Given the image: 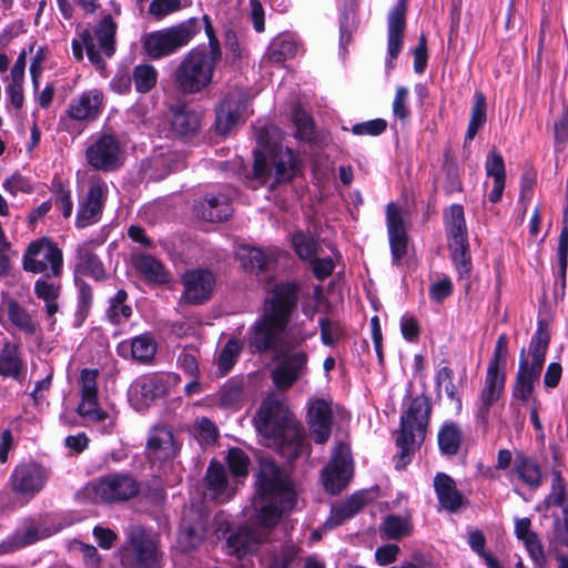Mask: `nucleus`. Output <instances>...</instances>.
Here are the masks:
<instances>
[{"instance_id": "1", "label": "nucleus", "mask_w": 568, "mask_h": 568, "mask_svg": "<svg viewBox=\"0 0 568 568\" xmlns=\"http://www.w3.org/2000/svg\"><path fill=\"white\" fill-rule=\"evenodd\" d=\"M256 486L257 496L253 501L256 528L241 527L226 539L227 554L237 558L255 551L267 540L271 528L296 504V493L288 475L272 459L261 460Z\"/></svg>"}, {"instance_id": "2", "label": "nucleus", "mask_w": 568, "mask_h": 568, "mask_svg": "<svg viewBox=\"0 0 568 568\" xmlns=\"http://www.w3.org/2000/svg\"><path fill=\"white\" fill-rule=\"evenodd\" d=\"M298 297L296 283L284 282L273 287L264 301L261 316L247 329V345L252 354L294 351L310 337L302 331L288 329Z\"/></svg>"}, {"instance_id": "3", "label": "nucleus", "mask_w": 568, "mask_h": 568, "mask_svg": "<svg viewBox=\"0 0 568 568\" xmlns=\"http://www.w3.org/2000/svg\"><path fill=\"white\" fill-rule=\"evenodd\" d=\"M260 435L270 440L278 453L290 462L310 455L311 447L302 432L294 425L286 404L276 395L267 396L254 416Z\"/></svg>"}, {"instance_id": "4", "label": "nucleus", "mask_w": 568, "mask_h": 568, "mask_svg": "<svg viewBox=\"0 0 568 568\" xmlns=\"http://www.w3.org/2000/svg\"><path fill=\"white\" fill-rule=\"evenodd\" d=\"M276 129L272 125L260 128L256 139L263 150L254 151V178L271 190L291 181L298 171L292 150L273 141Z\"/></svg>"}, {"instance_id": "5", "label": "nucleus", "mask_w": 568, "mask_h": 568, "mask_svg": "<svg viewBox=\"0 0 568 568\" xmlns=\"http://www.w3.org/2000/svg\"><path fill=\"white\" fill-rule=\"evenodd\" d=\"M550 343V334L540 322L532 335L528 349L521 348L518 371L513 386V396L527 403L532 398L535 386L539 383L545 357Z\"/></svg>"}, {"instance_id": "6", "label": "nucleus", "mask_w": 568, "mask_h": 568, "mask_svg": "<svg viewBox=\"0 0 568 568\" xmlns=\"http://www.w3.org/2000/svg\"><path fill=\"white\" fill-rule=\"evenodd\" d=\"M430 412L429 398L420 394L410 398L407 408L402 413L400 428L396 436L399 450L397 469H403L409 463L414 449L424 442Z\"/></svg>"}, {"instance_id": "7", "label": "nucleus", "mask_w": 568, "mask_h": 568, "mask_svg": "<svg viewBox=\"0 0 568 568\" xmlns=\"http://www.w3.org/2000/svg\"><path fill=\"white\" fill-rule=\"evenodd\" d=\"M216 59L203 48L192 49L180 62L173 73L176 90L182 94H196L210 85Z\"/></svg>"}, {"instance_id": "8", "label": "nucleus", "mask_w": 568, "mask_h": 568, "mask_svg": "<svg viewBox=\"0 0 568 568\" xmlns=\"http://www.w3.org/2000/svg\"><path fill=\"white\" fill-rule=\"evenodd\" d=\"M115 32L116 24L110 16H105L91 33L89 30H83L79 38L72 40V53L77 61L83 60V49L90 62L98 69L104 68V61L100 55L99 50L95 48V41L100 49L106 57H112L115 51Z\"/></svg>"}, {"instance_id": "9", "label": "nucleus", "mask_w": 568, "mask_h": 568, "mask_svg": "<svg viewBox=\"0 0 568 568\" xmlns=\"http://www.w3.org/2000/svg\"><path fill=\"white\" fill-rule=\"evenodd\" d=\"M200 30V20L190 18L174 27L149 33L143 47L150 58L160 59L185 47Z\"/></svg>"}, {"instance_id": "10", "label": "nucleus", "mask_w": 568, "mask_h": 568, "mask_svg": "<svg viewBox=\"0 0 568 568\" xmlns=\"http://www.w3.org/2000/svg\"><path fill=\"white\" fill-rule=\"evenodd\" d=\"M62 265V251L48 237L31 242L22 258L23 270L33 274L50 271L53 276H59Z\"/></svg>"}, {"instance_id": "11", "label": "nucleus", "mask_w": 568, "mask_h": 568, "mask_svg": "<svg viewBox=\"0 0 568 568\" xmlns=\"http://www.w3.org/2000/svg\"><path fill=\"white\" fill-rule=\"evenodd\" d=\"M139 481L128 474H111L90 485L94 500L113 504L130 500L140 493Z\"/></svg>"}, {"instance_id": "12", "label": "nucleus", "mask_w": 568, "mask_h": 568, "mask_svg": "<svg viewBox=\"0 0 568 568\" xmlns=\"http://www.w3.org/2000/svg\"><path fill=\"white\" fill-rule=\"evenodd\" d=\"M104 109V94L100 89H90L72 98L60 122L73 121L79 124L94 122Z\"/></svg>"}, {"instance_id": "13", "label": "nucleus", "mask_w": 568, "mask_h": 568, "mask_svg": "<svg viewBox=\"0 0 568 568\" xmlns=\"http://www.w3.org/2000/svg\"><path fill=\"white\" fill-rule=\"evenodd\" d=\"M353 474L351 448L345 442H339L332 454V458L324 468L322 479L329 494H337L344 489Z\"/></svg>"}, {"instance_id": "14", "label": "nucleus", "mask_w": 568, "mask_h": 568, "mask_svg": "<svg viewBox=\"0 0 568 568\" xmlns=\"http://www.w3.org/2000/svg\"><path fill=\"white\" fill-rule=\"evenodd\" d=\"M123 151L120 141L112 134H102L85 150L89 165L95 170L110 172L122 165Z\"/></svg>"}, {"instance_id": "15", "label": "nucleus", "mask_w": 568, "mask_h": 568, "mask_svg": "<svg viewBox=\"0 0 568 568\" xmlns=\"http://www.w3.org/2000/svg\"><path fill=\"white\" fill-rule=\"evenodd\" d=\"M281 359L271 373L274 386L285 392L306 375L308 355L304 351H281Z\"/></svg>"}, {"instance_id": "16", "label": "nucleus", "mask_w": 568, "mask_h": 568, "mask_svg": "<svg viewBox=\"0 0 568 568\" xmlns=\"http://www.w3.org/2000/svg\"><path fill=\"white\" fill-rule=\"evenodd\" d=\"M248 93L243 89H232L216 110L215 125L221 134H226L247 114Z\"/></svg>"}, {"instance_id": "17", "label": "nucleus", "mask_w": 568, "mask_h": 568, "mask_svg": "<svg viewBox=\"0 0 568 568\" xmlns=\"http://www.w3.org/2000/svg\"><path fill=\"white\" fill-rule=\"evenodd\" d=\"M547 507H558L562 511V519L556 518L554 521V535L556 540L562 545H568V484L565 483L559 470L551 474L550 491L545 498Z\"/></svg>"}, {"instance_id": "18", "label": "nucleus", "mask_w": 568, "mask_h": 568, "mask_svg": "<svg viewBox=\"0 0 568 568\" xmlns=\"http://www.w3.org/2000/svg\"><path fill=\"white\" fill-rule=\"evenodd\" d=\"M98 377L99 371L95 368H84L81 371V403L78 406V413L89 420L100 423L104 422L109 415L99 406Z\"/></svg>"}, {"instance_id": "19", "label": "nucleus", "mask_w": 568, "mask_h": 568, "mask_svg": "<svg viewBox=\"0 0 568 568\" xmlns=\"http://www.w3.org/2000/svg\"><path fill=\"white\" fill-rule=\"evenodd\" d=\"M215 275L207 268H196L184 273L182 277L183 300L187 304L200 305L207 302L214 291Z\"/></svg>"}, {"instance_id": "20", "label": "nucleus", "mask_w": 568, "mask_h": 568, "mask_svg": "<svg viewBox=\"0 0 568 568\" xmlns=\"http://www.w3.org/2000/svg\"><path fill=\"white\" fill-rule=\"evenodd\" d=\"M47 478L48 474L41 465L23 463L13 469L10 480L14 491L23 495H34L44 487Z\"/></svg>"}, {"instance_id": "21", "label": "nucleus", "mask_w": 568, "mask_h": 568, "mask_svg": "<svg viewBox=\"0 0 568 568\" xmlns=\"http://www.w3.org/2000/svg\"><path fill=\"white\" fill-rule=\"evenodd\" d=\"M310 436L316 444H325L332 432L333 410L328 402L315 398L310 402L307 413Z\"/></svg>"}, {"instance_id": "22", "label": "nucleus", "mask_w": 568, "mask_h": 568, "mask_svg": "<svg viewBox=\"0 0 568 568\" xmlns=\"http://www.w3.org/2000/svg\"><path fill=\"white\" fill-rule=\"evenodd\" d=\"M0 323L6 329L13 327L28 336H33L39 329V323L13 298L1 302Z\"/></svg>"}, {"instance_id": "23", "label": "nucleus", "mask_w": 568, "mask_h": 568, "mask_svg": "<svg viewBox=\"0 0 568 568\" xmlns=\"http://www.w3.org/2000/svg\"><path fill=\"white\" fill-rule=\"evenodd\" d=\"M386 224L393 261L397 264L407 252V231L402 210L395 203L386 206Z\"/></svg>"}, {"instance_id": "24", "label": "nucleus", "mask_w": 568, "mask_h": 568, "mask_svg": "<svg viewBox=\"0 0 568 568\" xmlns=\"http://www.w3.org/2000/svg\"><path fill=\"white\" fill-rule=\"evenodd\" d=\"M106 199V185L98 182L90 186L87 197L79 204L75 226L83 229L99 222Z\"/></svg>"}, {"instance_id": "25", "label": "nucleus", "mask_w": 568, "mask_h": 568, "mask_svg": "<svg viewBox=\"0 0 568 568\" xmlns=\"http://www.w3.org/2000/svg\"><path fill=\"white\" fill-rule=\"evenodd\" d=\"M103 243L102 240H89L75 250V272L83 275L91 276L95 281H103L106 278V272L100 257L93 252L97 246Z\"/></svg>"}, {"instance_id": "26", "label": "nucleus", "mask_w": 568, "mask_h": 568, "mask_svg": "<svg viewBox=\"0 0 568 568\" xmlns=\"http://www.w3.org/2000/svg\"><path fill=\"white\" fill-rule=\"evenodd\" d=\"M51 535V531L34 520L27 521L17 529L7 540L0 542V555L13 552L20 548L32 545Z\"/></svg>"}, {"instance_id": "27", "label": "nucleus", "mask_w": 568, "mask_h": 568, "mask_svg": "<svg viewBox=\"0 0 568 568\" xmlns=\"http://www.w3.org/2000/svg\"><path fill=\"white\" fill-rule=\"evenodd\" d=\"M149 458L153 460H166L173 458L178 453L174 435L166 426L154 427L146 443Z\"/></svg>"}, {"instance_id": "28", "label": "nucleus", "mask_w": 568, "mask_h": 568, "mask_svg": "<svg viewBox=\"0 0 568 568\" xmlns=\"http://www.w3.org/2000/svg\"><path fill=\"white\" fill-rule=\"evenodd\" d=\"M434 489L440 507L445 510L457 513L466 506L465 497L449 475L437 473L434 477Z\"/></svg>"}, {"instance_id": "29", "label": "nucleus", "mask_w": 568, "mask_h": 568, "mask_svg": "<svg viewBox=\"0 0 568 568\" xmlns=\"http://www.w3.org/2000/svg\"><path fill=\"white\" fill-rule=\"evenodd\" d=\"M405 30V6L397 3L387 18V54L396 59L402 51Z\"/></svg>"}, {"instance_id": "30", "label": "nucleus", "mask_w": 568, "mask_h": 568, "mask_svg": "<svg viewBox=\"0 0 568 568\" xmlns=\"http://www.w3.org/2000/svg\"><path fill=\"white\" fill-rule=\"evenodd\" d=\"M507 476L511 481L517 478L530 488H538L542 483L541 469L538 463L521 453L515 456L514 467L507 473Z\"/></svg>"}, {"instance_id": "31", "label": "nucleus", "mask_w": 568, "mask_h": 568, "mask_svg": "<svg viewBox=\"0 0 568 568\" xmlns=\"http://www.w3.org/2000/svg\"><path fill=\"white\" fill-rule=\"evenodd\" d=\"M206 488L212 497L221 503L229 500L234 495V488L229 481L224 466L212 462L205 475Z\"/></svg>"}, {"instance_id": "32", "label": "nucleus", "mask_w": 568, "mask_h": 568, "mask_svg": "<svg viewBox=\"0 0 568 568\" xmlns=\"http://www.w3.org/2000/svg\"><path fill=\"white\" fill-rule=\"evenodd\" d=\"M118 353L121 356H126L130 353L134 361L150 363L156 354V342L151 334H142L131 341L120 343Z\"/></svg>"}, {"instance_id": "33", "label": "nucleus", "mask_w": 568, "mask_h": 568, "mask_svg": "<svg viewBox=\"0 0 568 568\" xmlns=\"http://www.w3.org/2000/svg\"><path fill=\"white\" fill-rule=\"evenodd\" d=\"M232 204L225 194H210L199 203L197 215L209 222H222L232 214Z\"/></svg>"}, {"instance_id": "34", "label": "nucleus", "mask_w": 568, "mask_h": 568, "mask_svg": "<svg viewBox=\"0 0 568 568\" xmlns=\"http://www.w3.org/2000/svg\"><path fill=\"white\" fill-rule=\"evenodd\" d=\"M135 561L139 568H161V552L155 538L140 535L132 539Z\"/></svg>"}, {"instance_id": "35", "label": "nucleus", "mask_w": 568, "mask_h": 568, "mask_svg": "<svg viewBox=\"0 0 568 568\" xmlns=\"http://www.w3.org/2000/svg\"><path fill=\"white\" fill-rule=\"evenodd\" d=\"M170 124L172 132L176 135L191 138L199 132L201 121L195 111L185 105H179L171 110Z\"/></svg>"}, {"instance_id": "36", "label": "nucleus", "mask_w": 568, "mask_h": 568, "mask_svg": "<svg viewBox=\"0 0 568 568\" xmlns=\"http://www.w3.org/2000/svg\"><path fill=\"white\" fill-rule=\"evenodd\" d=\"M365 504V494L356 493L345 501L334 505L331 509V516L325 521V527L332 529L342 525L345 520L354 517Z\"/></svg>"}, {"instance_id": "37", "label": "nucleus", "mask_w": 568, "mask_h": 568, "mask_svg": "<svg viewBox=\"0 0 568 568\" xmlns=\"http://www.w3.org/2000/svg\"><path fill=\"white\" fill-rule=\"evenodd\" d=\"M129 393L132 398L140 400L141 404L149 405L165 393V385L160 377L142 376L134 381Z\"/></svg>"}, {"instance_id": "38", "label": "nucleus", "mask_w": 568, "mask_h": 568, "mask_svg": "<svg viewBox=\"0 0 568 568\" xmlns=\"http://www.w3.org/2000/svg\"><path fill=\"white\" fill-rule=\"evenodd\" d=\"M133 266L148 281L164 284L170 282V273L155 257L146 254L133 256Z\"/></svg>"}, {"instance_id": "39", "label": "nucleus", "mask_w": 568, "mask_h": 568, "mask_svg": "<svg viewBox=\"0 0 568 568\" xmlns=\"http://www.w3.org/2000/svg\"><path fill=\"white\" fill-rule=\"evenodd\" d=\"M485 169L487 175L494 179V186L488 194V199L491 203H497L501 199L506 179L503 156L495 151L490 152L487 156Z\"/></svg>"}, {"instance_id": "40", "label": "nucleus", "mask_w": 568, "mask_h": 568, "mask_svg": "<svg viewBox=\"0 0 568 568\" xmlns=\"http://www.w3.org/2000/svg\"><path fill=\"white\" fill-rule=\"evenodd\" d=\"M24 368L26 365L21 358L19 345L6 343L0 351V375L17 379Z\"/></svg>"}, {"instance_id": "41", "label": "nucleus", "mask_w": 568, "mask_h": 568, "mask_svg": "<svg viewBox=\"0 0 568 568\" xmlns=\"http://www.w3.org/2000/svg\"><path fill=\"white\" fill-rule=\"evenodd\" d=\"M487 121V101L483 92L476 91L465 135V146L470 143Z\"/></svg>"}, {"instance_id": "42", "label": "nucleus", "mask_w": 568, "mask_h": 568, "mask_svg": "<svg viewBox=\"0 0 568 568\" xmlns=\"http://www.w3.org/2000/svg\"><path fill=\"white\" fill-rule=\"evenodd\" d=\"M436 390L440 395L443 392L449 399L453 409L456 413L462 410V397L457 385L454 383V371L449 366L440 367L435 376Z\"/></svg>"}, {"instance_id": "43", "label": "nucleus", "mask_w": 568, "mask_h": 568, "mask_svg": "<svg viewBox=\"0 0 568 568\" xmlns=\"http://www.w3.org/2000/svg\"><path fill=\"white\" fill-rule=\"evenodd\" d=\"M445 229L448 237V243L454 241L463 242L467 240L466 222L463 206L453 204L446 214Z\"/></svg>"}, {"instance_id": "44", "label": "nucleus", "mask_w": 568, "mask_h": 568, "mask_svg": "<svg viewBox=\"0 0 568 568\" xmlns=\"http://www.w3.org/2000/svg\"><path fill=\"white\" fill-rule=\"evenodd\" d=\"M414 529L410 516L388 515L381 525V531L387 539L399 540L412 535Z\"/></svg>"}, {"instance_id": "45", "label": "nucleus", "mask_w": 568, "mask_h": 568, "mask_svg": "<svg viewBox=\"0 0 568 568\" xmlns=\"http://www.w3.org/2000/svg\"><path fill=\"white\" fill-rule=\"evenodd\" d=\"M297 51L298 45L294 40L280 38L271 42L263 59L270 63L281 64L284 61L294 58Z\"/></svg>"}, {"instance_id": "46", "label": "nucleus", "mask_w": 568, "mask_h": 568, "mask_svg": "<svg viewBox=\"0 0 568 568\" xmlns=\"http://www.w3.org/2000/svg\"><path fill=\"white\" fill-rule=\"evenodd\" d=\"M463 439L462 429L455 423H445L438 433L439 449L444 455L453 456L459 450Z\"/></svg>"}, {"instance_id": "47", "label": "nucleus", "mask_w": 568, "mask_h": 568, "mask_svg": "<svg viewBox=\"0 0 568 568\" xmlns=\"http://www.w3.org/2000/svg\"><path fill=\"white\" fill-rule=\"evenodd\" d=\"M243 349V344L237 338H230L221 349L217 358L216 366L221 376H225L231 372L234 364L237 362Z\"/></svg>"}, {"instance_id": "48", "label": "nucleus", "mask_w": 568, "mask_h": 568, "mask_svg": "<svg viewBox=\"0 0 568 568\" xmlns=\"http://www.w3.org/2000/svg\"><path fill=\"white\" fill-rule=\"evenodd\" d=\"M452 258L460 278L468 280L471 273V257L468 241L448 243Z\"/></svg>"}, {"instance_id": "49", "label": "nucleus", "mask_w": 568, "mask_h": 568, "mask_svg": "<svg viewBox=\"0 0 568 568\" xmlns=\"http://www.w3.org/2000/svg\"><path fill=\"white\" fill-rule=\"evenodd\" d=\"M505 369L488 366L485 378V386L480 392V396L486 397L487 400H498L505 387Z\"/></svg>"}, {"instance_id": "50", "label": "nucleus", "mask_w": 568, "mask_h": 568, "mask_svg": "<svg viewBox=\"0 0 568 568\" xmlns=\"http://www.w3.org/2000/svg\"><path fill=\"white\" fill-rule=\"evenodd\" d=\"M244 397V390L241 383L231 381L226 383L216 394V402L224 408H236Z\"/></svg>"}, {"instance_id": "51", "label": "nucleus", "mask_w": 568, "mask_h": 568, "mask_svg": "<svg viewBox=\"0 0 568 568\" xmlns=\"http://www.w3.org/2000/svg\"><path fill=\"white\" fill-rule=\"evenodd\" d=\"M132 79L138 92L146 93L155 87L158 71L153 65L139 64L133 69Z\"/></svg>"}, {"instance_id": "52", "label": "nucleus", "mask_w": 568, "mask_h": 568, "mask_svg": "<svg viewBox=\"0 0 568 568\" xmlns=\"http://www.w3.org/2000/svg\"><path fill=\"white\" fill-rule=\"evenodd\" d=\"M237 256L242 265L252 271H264L268 263V256L256 247L243 246L237 252Z\"/></svg>"}, {"instance_id": "53", "label": "nucleus", "mask_w": 568, "mask_h": 568, "mask_svg": "<svg viewBox=\"0 0 568 568\" xmlns=\"http://www.w3.org/2000/svg\"><path fill=\"white\" fill-rule=\"evenodd\" d=\"M293 247L300 258L310 261L320 247L318 242L310 234L297 232L292 236Z\"/></svg>"}, {"instance_id": "54", "label": "nucleus", "mask_w": 568, "mask_h": 568, "mask_svg": "<svg viewBox=\"0 0 568 568\" xmlns=\"http://www.w3.org/2000/svg\"><path fill=\"white\" fill-rule=\"evenodd\" d=\"M557 260H558V280L560 282L561 288L566 287L567 280V265H568V226L565 225L561 229L558 248H557Z\"/></svg>"}, {"instance_id": "55", "label": "nucleus", "mask_w": 568, "mask_h": 568, "mask_svg": "<svg viewBox=\"0 0 568 568\" xmlns=\"http://www.w3.org/2000/svg\"><path fill=\"white\" fill-rule=\"evenodd\" d=\"M226 462L234 477L247 476L250 459L241 448L234 447L229 449Z\"/></svg>"}, {"instance_id": "56", "label": "nucleus", "mask_w": 568, "mask_h": 568, "mask_svg": "<svg viewBox=\"0 0 568 568\" xmlns=\"http://www.w3.org/2000/svg\"><path fill=\"white\" fill-rule=\"evenodd\" d=\"M189 4L190 0H152L149 6V13L156 19H162Z\"/></svg>"}, {"instance_id": "57", "label": "nucleus", "mask_w": 568, "mask_h": 568, "mask_svg": "<svg viewBox=\"0 0 568 568\" xmlns=\"http://www.w3.org/2000/svg\"><path fill=\"white\" fill-rule=\"evenodd\" d=\"M321 339L324 345L333 346L343 335V329L337 321L328 317L320 318Z\"/></svg>"}, {"instance_id": "58", "label": "nucleus", "mask_w": 568, "mask_h": 568, "mask_svg": "<svg viewBox=\"0 0 568 568\" xmlns=\"http://www.w3.org/2000/svg\"><path fill=\"white\" fill-rule=\"evenodd\" d=\"M293 121L296 126L297 136L304 141L313 139V120L306 111L296 106L293 111Z\"/></svg>"}, {"instance_id": "59", "label": "nucleus", "mask_w": 568, "mask_h": 568, "mask_svg": "<svg viewBox=\"0 0 568 568\" xmlns=\"http://www.w3.org/2000/svg\"><path fill=\"white\" fill-rule=\"evenodd\" d=\"M195 432L201 445L214 444L219 436L217 427L206 417H201L196 420Z\"/></svg>"}, {"instance_id": "60", "label": "nucleus", "mask_w": 568, "mask_h": 568, "mask_svg": "<svg viewBox=\"0 0 568 568\" xmlns=\"http://www.w3.org/2000/svg\"><path fill=\"white\" fill-rule=\"evenodd\" d=\"M203 532L195 528L187 527L180 531L178 544L181 550L190 551L195 549L203 540Z\"/></svg>"}, {"instance_id": "61", "label": "nucleus", "mask_w": 568, "mask_h": 568, "mask_svg": "<svg viewBox=\"0 0 568 568\" xmlns=\"http://www.w3.org/2000/svg\"><path fill=\"white\" fill-rule=\"evenodd\" d=\"M520 540L524 541L525 547L534 562L538 566H542L546 562V558L542 545L537 534L532 531L531 534L523 537Z\"/></svg>"}, {"instance_id": "62", "label": "nucleus", "mask_w": 568, "mask_h": 568, "mask_svg": "<svg viewBox=\"0 0 568 568\" xmlns=\"http://www.w3.org/2000/svg\"><path fill=\"white\" fill-rule=\"evenodd\" d=\"M520 540L524 541L525 547L534 562L538 566H542L546 562V558L542 545L537 534L532 531L531 534L523 537Z\"/></svg>"}, {"instance_id": "63", "label": "nucleus", "mask_w": 568, "mask_h": 568, "mask_svg": "<svg viewBox=\"0 0 568 568\" xmlns=\"http://www.w3.org/2000/svg\"><path fill=\"white\" fill-rule=\"evenodd\" d=\"M520 540L524 541L525 547L534 562L538 566H542L546 562V558L542 545L537 534L532 531L531 534L523 537Z\"/></svg>"}, {"instance_id": "64", "label": "nucleus", "mask_w": 568, "mask_h": 568, "mask_svg": "<svg viewBox=\"0 0 568 568\" xmlns=\"http://www.w3.org/2000/svg\"><path fill=\"white\" fill-rule=\"evenodd\" d=\"M407 100H408V90L405 87H397L395 97L392 104V110L394 116L397 119L405 121L410 112L407 106Z\"/></svg>"}]
</instances>
